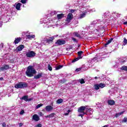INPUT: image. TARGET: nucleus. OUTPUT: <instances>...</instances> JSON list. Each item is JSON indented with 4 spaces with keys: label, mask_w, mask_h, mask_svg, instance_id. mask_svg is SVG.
I'll use <instances>...</instances> for the list:
<instances>
[{
    "label": "nucleus",
    "mask_w": 127,
    "mask_h": 127,
    "mask_svg": "<svg viewBox=\"0 0 127 127\" xmlns=\"http://www.w3.org/2000/svg\"><path fill=\"white\" fill-rule=\"evenodd\" d=\"M46 111H47V112H50L51 111H52V110H53V107H52V106H47L46 107Z\"/></svg>",
    "instance_id": "17"
},
{
    "label": "nucleus",
    "mask_w": 127,
    "mask_h": 127,
    "mask_svg": "<svg viewBox=\"0 0 127 127\" xmlns=\"http://www.w3.org/2000/svg\"><path fill=\"white\" fill-rule=\"evenodd\" d=\"M65 43H66L65 40L61 39L58 40L56 42L57 45H63V44H65Z\"/></svg>",
    "instance_id": "11"
},
{
    "label": "nucleus",
    "mask_w": 127,
    "mask_h": 127,
    "mask_svg": "<svg viewBox=\"0 0 127 127\" xmlns=\"http://www.w3.org/2000/svg\"><path fill=\"white\" fill-rule=\"evenodd\" d=\"M32 120L35 122H38L40 120L39 116L37 114H35L32 117Z\"/></svg>",
    "instance_id": "14"
},
{
    "label": "nucleus",
    "mask_w": 127,
    "mask_h": 127,
    "mask_svg": "<svg viewBox=\"0 0 127 127\" xmlns=\"http://www.w3.org/2000/svg\"><path fill=\"white\" fill-rule=\"evenodd\" d=\"M123 123L127 122V118H124V120L122 121Z\"/></svg>",
    "instance_id": "45"
},
{
    "label": "nucleus",
    "mask_w": 127,
    "mask_h": 127,
    "mask_svg": "<svg viewBox=\"0 0 127 127\" xmlns=\"http://www.w3.org/2000/svg\"><path fill=\"white\" fill-rule=\"evenodd\" d=\"M27 87V83L25 82H19L16 85H15V88L16 89H23L24 88H26Z\"/></svg>",
    "instance_id": "6"
},
{
    "label": "nucleus",
    "mask_w": 127,
    "mask_h": 127,
    "mask_svg": "<svg viewBox=\"0 0 127 127\" xmlns=\"http://www.w3.org/2000/svg\"><path fill=\"white\" fill-rule=\"evenodd\" d=\"M63 67V65H60L56 67V70H59Z\"/></svg>",
    "instance_id": "34"
},
{
    "label": "nucleus",
    "mask_w": 127,
    "mask_h": 127,
    "mask_svg": "<svg viewBox=\"0 0 127 127\" xmlns=\"http://www.w3.org/2000/svg\"><path fill=\"white\" fill-rule=\"evenodd\" d=\"M48 70H49V71H52V67L51 66L50 64H48Z\"/></svg>",
    "instance_id": "35"
},
{
    "label": "nucleus",
    "mask_w": 127,
    "mask_h": 127,
    "mask_svg": "<svg viewBox=\"0 0 127 127\" xmlns=\"http://www.w3.org/2000/svg\"><path fill=\"white\" fill-rule=\"evenodd\" d=\"M23 114H24V110H22L20 112V115H23Z\"/></svg>",
    "instance_id": "48"
},
{
    "label": "nucleus",
    "mask_w": 127,
    "mask_h": 127,
    "mask_svg": "<svg viewBox=\"0 0 127 127\" xmlns=\"http://www.w3.org/2000/svg\"><path fill=\"white\" fill-rule=\"evenodd\" d=\"M82 70V68H76L75 71L76 72H80V71H81Z\"/></svg>",
    "instance_id": "42"
},
{
    "label": "nucleus",
    "mask_w": 127,
    "mask_h": 127,
    "mask_svg": "<svg viewBox=\"0 0 127 127\" xmlns=\"http://www.w3.org/2000/svg\"><path fill=\"white\" fill-rule=\"evenodd\" d=\"M71 12H74V10H71Z\"/></svg>",
    "instance_id": "59"
},
{
    "label": "nucleus",
    "mask_w": 127,
    "mask_h": 127,
    "mask_svg": "<svg viewBox=\"0 0 127 127\" xmlns=\"http://www.w3.org/2000/svg\"><path fill=\"white\" fill-rule=\"evenodd\" d=\"M21 40V38L20 37L16 38L15 39L14 43H15V44H18V43H19V42H20Z\"/></svg>",
    "instance_id": "18"
},
{
    "label": "nucleus",
    "mask_w": 127,
    "mask_h": 127,
    "mask_svg": "<svg viewBox=\"0 0 127 127\" xmlns=\"http://www.w3.org/2000/svg\"><path fill=\"white\" fill-rule=\"evenodd\" d=\"M120 15H121V14H120L118 13H114L112 14V16H114V17H115V18H117V17H120Z\"/></svg>",
    "instance_id": "26"
},
{
    "label": "nucleus",
    "mask_w": 127,
    "mask_h": 127,
    "mask_svg": "<svg viewBox=\"0 0 127 127\" xmlns=\"http://www.w3.org/2000/svg\"><path fill=\"white\" fill-rule=\"evenodd\" d=\"M27 1V0H21V2L22 3H26V2Z\"/></svg>",
    "instance_id": "40"
},
{
    "label": "nucleus",
    "mask_w": 127,
    "mask_h": 127,
    "mask_svg": "<svg viewBox=\"0 0 127 127\" xmlns=\"http://www.w3.org/2000/svg\"><path fill=\"white\" fill-rule=\"evenodd\" d=\"M121 70L123 71H127V66H123L121 67Z\"/></svg>",
    "instance_id": "32"
},
{
    "label": "nucleus",
    "mask_w": 127,
    "mask_h": 127,
    "mask_svg": "<svg viewBox=\"0 0 127 127\" xmlns=\"http://www.w3.org/2000/svg\"><path fill=\"white\" fill-rule=\"evenodd\" d=\"M91 62H97V58H94L93 59H92Z\"/></svg>",
    "instance_id": "43"
},
{
    "label": "nucleus",
    "mask_w": 127,
    "mask_h": 127,
    "mask_svg": "<svg viewBox=\"0 0 127 127\" xmlns=\"http://www.w3.org/2000/svg\"><path fill=\"white\" fill-rule=\"evenodd\" d=\"M3 47V44H0V51H1V48Z\"/></svg>",
    "instance_id": "47"
},
{
    "label": "nucleus",
    "mask_w": 127,
    "mask_h": 127,
    "mask_svg": "<svg viewBox=\"0 0 127 127\" xmlns=\"http://www.w3.org/2000/svg\"><path fill=\"white\" fill-rule=\"evenodd\" d=\"M23 48H24V45H21L17 47V48H16V50L17 51H21L22 49H23Z\"/></svg>",
    "instance_id": "15"
},
{
    "label": "nucleus",
    "mask_w": 127,
    "mask_h": 127,
    "mask_svg": "<svg viewBox=\"0 0 127 127\" xmlns=\"http://www.w3.org/2000/svg\"><path fill=\"white\" fill-rule=\"evenodd\" d=\"M68 115H69V113H68L65 114V116H68Z\"/></svg>",
    "instance_id": "55"
},
{
    "label": "nucleus",
    "mask_w": 127,
    "mask_h": 127,
    "mask_svg": "<svg viewBox=\"0 0 127 127\" xmlns=\"http://www.w3.org/2000/svg\"><path fill=\"white\" fill-rule=\"evenodd\" d=\"M26 74L28 77H33V75L36 74V70L32 65H29L26 71Z\"/></svg>",
    "instance_id": "2"
},
{
    "label": "nucleus",
    "mask_w": 127,
    "mask_h": 127,
    "mask_svg": "<svg viewBox=\"0 0 127 127\" xmlns=\"http://www.w3.org/2000/svg\"><path fill=\"white\" fill-rule=\"evenodd\" d=\"M73 19V14L72 13H68L67 17L66 19V21H67V22H70L71 20Z\"/></svg>",
    "instance_id": "12"
},
{
    "label": "nucleus",
    "mask_w": 127,
    "mask_h": 127,
    "mask_svg": "<svg viewBox=\"0 0 127 127\" xmlns=\"http://www.w3.org/2000/svg\"><path fill=\"white\" fill-rule=\"evenodd\" d=\"M39 115L40 116H43V113H42V112H40L39 114Z\"/></svg>",
    "instance_id": "51"
},
{
    "label": "nucleus",
    "mask_w": 127,
    "mask_h": 127,
    "mask_svg": "<svg viewBox=\"0 0 127 127\" xmlns=\"http://www.w3.org/2000/svg\"><path fill=\"white\" fill-rule=\"evenodd\" d=\"M73 35H74L76 37H78V38H82L81 35L78 33V32L73 33Z\"/></svg>",
    "instance_id": "28"
},
{
    "label": "nucleus",
    "mask_w": 127,
    "mask_h": 127,
    "mask_svg": "<svg viewBox=\"0 0 127 127\" xmlns=\"http://www.w3.org/2000/svg\"><path fill=\"white\" fill-rule=\"evenodd\" d=\"M7 69H9V65L6 64L3 65V66L0 67V72L7 70Z\"/></svg>",
    "instance_id": "13"
},
{
    "label": "nucleus",
    "mask_w": 127,
    "mask_h": 127,
    "mask_svg": "<svg viewBox=\"0 0 127 127\" xmlns=\"http://www.w3.org/2000/svg\"><path fill=\"white\" fill-rule=\"evenodd\" d=\"M70 112H71V110H69L67 111V113L69 114V113H70Z\"/></svg>",
    "instance_id": "58"
},
{
    "label": "nucleus",
    "mask_w": 127,
    "mask_h": 127,
    "mask_svg": "<svg viewBox=\"0 0 127 127\" xmlns=\"http://www.w3.org/2000/svg\"><path fill=\"white\" fill-rule=\"evenodd\" d=\"M85 7H84V5H80L79 6V10L81 12L80 14L78 16L77 18L78 19H81L82 18H84V17H86V14L87 13L86 11H85Z\"/></svg>",
    "instance_id": "4"
},
{
    "label": "nucleus",
    "mask_w": 127,
    "mask_h": 127,
    "mask_svg": "<svg viewBox=\"0 0 127 127\" xmlns=\"http://www.w3.org/2000/svg\"><path fill=\"white\" fill-rule=\"evenodd\" d=\"M120 64H124V63H125L126 61H127V58H124L122 59L119 60Z\"/></svg>",
    "instance_id": "21"
},
{
    "label": "nucleus",
    "mask_w": 127,
    "mask_h": 127,
    "mask_svg": "<svg viewBox=\"0 0 127 127\" xmlns=\"http://www.w3.org/2000/svg\"><path fill=\"white\" fill-rule=\"evenodd\" d=\"M85 111L86 113H89L90 115L93 114V110H92L91 108H87V107H86Z\"/></svg>",
    "instance_id": "20"
},
{
    "label": "nucleus",
    "mask_w": 127,
    "mask_h": 127,
    "mask_svg": "<svg viewBox=\"0 0 127 127\" xmlns=\"http://www.w3.org/2000/svg\"><path fill=\"white\" fill-rule=\"evenodd\" d=\"M41 23H44L45 26L47 28H49V27H52V26H54V23L53 21H50V19L44 20V18L41 19L40 20Z\"/></svg>",
    "instance_id": "3"
},
{
    "label": "nucleus",
    "mask_w": 127,
    "mask_h": 127,
    "mask_svg": "<svg viewBox=\"0 0 127 127\" xmlns=\"http://www.w3.org/2000/svg\"><path fill=\"white\" fill-rule=\"evenodd\" d=\"M85 110H86V106H81L78 108V112L79 113L78 117L83 118L84 115H86V113H85Z\"/></svg>",
    "instance_id": "5"
},
{
    "label": "nucleus",
    "mask_w": 127,
    "mask_h": 127,
    "mask_svg": "<svg viewBox=\"0 0 127 127\" xmlns=\"http://www.w3.org/2000/svg\"><path fill=\"white\" fill-rule=\"evenodd\" d=\"M94 79H95V80H97L98 79V77H97V76L95 77Z\"/></svg>",
    "instance_id": "57"
},
{
    "label": "nucleus",
    "mask_w": 127,
    "mask_h": 127,
    "mask_svg": "<svg viewBox=\"0 0 127 127\" xmlns=\"http://www.w3.org/2000/svg\"><path fill=\"white\" fill-rule=\"evenodd\" d=\"M126 18H127V16H126Z\"/></svg>",
    "instance_id": "61"
},
{
    "label": "nucleus",
    "mask_w": 127,
    "mask_h": 127,
    "mask_svg": "<svg viewBox=\"0 0 127 127\" xmlns=\"http://www.w3.org/2000/svg\"><path fill=\"white\" fill-rule=\"evenodd\" d=\"M55 114L54 113H52L50 115V118H54Z\"/></svg>",
    "instance_id": "44"
},
{
    "label": "nucleus",
    "mask_w": 127,
    "mask_h": 127,
    "mask_svg": "<svg viewBox=\"0 0 127 127\" xmlns=\"http://www.w3.org/2000/svg\"><path fill=\"white\" fill-rule=\"evenodd\" d=\"M42 77V73H39L37 75L34 76L35 79H39V78H41Z\"/></svg>",
    "instance_id": "25"
},
{
    "label": "nucleus",
    "mask_w": 127,
    "mask_h": 127,
    "mask_svg": "<svg viewBox=\"0 0 127 127\" xmlns=\"http://www.w3.org/2000/svg\"><path fill=\"white\" fill-rule=\"evenodd\" d=\"M110 12H106L104 14V18H105L106 20H108L109 19V17H110Z\"/></svg>",
    "instance_id": "19"
},
{
    "label": "nucleus",
    "mask_w": 127,
    "mask_h": 127,
    "mask_svg": "<svg viewBox=\"0 0 127 127\" xmlns=\"http://www.w3.org/2000/svg\"><path fill=\"white\" fill-rule=\"evenodd\" d=\"M42 106H43V104H38L36 107V109H39V108H40L41 107H42Z\"/></svg>",
    "instance_id": "37"
},
{
    "label": "nucleus",
    "mask_w": 127,
    "mask_h": 127,
    "mask_svg": "<svg viewBox=\"0 0 127 127\" xmlns=\"http://www.w3.org/2000/svg\"><path fill=\"white\" fill-rule=\"evenodd\" d=\"M36 55V53H35L33 51H29V52H26V56L27 57L29 58H32L34 57Z\"/></svg>",
    "instance_id": "9"
},
{
    "label": "nucleus",
    "mask_w": 127,
    "mask_h": 127,
    "mask_svg": "<svg viewBox=\"0 0 127 127\" xmlns=\"http://www.w3.org/2000/svg\"><path fill=\"white\" fill-rule=\"evenodd\" d=\"M112 40H113V39L108 40L106 43V45L110 44V43H111V42H112Z\"/></svg>",
    "instance_id": "39"
},
{
    "label": "nucleus",
    "mask_w": 127,
    "mask_h": 127,
    "mask_svg": "<svg viewBox=\"0 0 127 127\" xmlns=\"http://www.w3.org/2000/svg\"><path fill=\"white\" fill-rule=\"evenodd\" d=\"M26 37L28 39H32L33 38H35V35H27Z\"/></svg>",
    "instance_id": "23"
},
{
    "label": "nucleus",
    "mask_w": 127,
    "mask_h": 127,
    "mask_svg": "<svg viewBox=\"0 0 127 127\" xmlns=\"http://www.w3.org/2000/svg\"><path fill=\"white\" fill-rule=\"evenodd\" d=\"M72 40H73V41H74V42H76V41H77L75 38H72Z\"/></svg>",
    "instance_id": "50"
},
{
    "label": "nucleus",
    "mask_w": 127,
    "mask_h": 127,
    "mask_svg": "<svg viewBox=\"0 0 127 127\" xmlns=\"http://www.w3.org/2000/svg\"><path fill=\"white\" fill-rule=\"evenodd\" d=\"M108 103L111 106H113V105H115V101L113 100H109L108 101Z\"/></svg>",
    "instance_id": "24"
},
{
    "label": "nucleus",
    "mask_w": 127,
    "mask_h": 127,
    "mask_svg": "<svg viewBox=\"0 0 127 127\" xmlns=\"http://www.w3.org/2000/svg\"><path fill=\"white\" fill-rule=\"evenodd\" d=\"M1 125L2 127H6V124H5V123H3Z\"/></svg>",
    "instance_id": "46"
},
{
    "label": "nucleus",
    "mask_w": 127,
    "mask_h": 127,
    "mask_svg": "<svg viewBox=\"0 0 127 127\" xmlns=\"http://www.w3.org/2000/svg\"><path fill=\"white\" fill-rule=\"evenodd\" d=\"M99 23V21L98 20H95V21H93L92 23H91V24L92 25H95V24H97Z\"/></svg>",
    "instance_id": "33"
},
{
    "label": "nucleus",
    "mask_w": 127,
    "mask_h": 127,
    "mask_svg": "<svg viewBox=\"0 0 127 127\" xmlns=\"http://www.w3.org/2000/svg\"><path fill=\"white\" fill-rule=\"evenodd\" d=\"M56 13H57V12H56V11H53L51 12L50 14L51 15H54V14H56Z\"/></svg>",
    "instance_id": "38"
},
{
    "label": "nucleus",
    "mask_w": 127,
    "mask_h": 127,
    "mask_svg": "<svg viewBox=\"0 0 127 127\" xmlns=\"http://www.w3.org/2000/svg\"><path fill=\"white\" fill-rule=\"evenodd\" d=\"M124 113H125V112H121L120 113H117L115 115V117L116 118H118V117H120V116H122V115H123Z\"/></svg>",
    "instance_id": "29"
},
{
    "label": "nucleus",
    "mask_w": 127,
    "mask_h": 127,
    "mask_svg": "<svg viewBox=\"0 0 127 127\" xmlns=\"http://www.w3.org/2000/svg\"><path fill=\"white\" fill-rule=\"evenodd\" d=\"M127 44V40L126 38H124V41L123 42V46H125Z\"/></svg>",
    "instance_id": "31"
},
{
    "label": "nucleus",
    "mask_w": 127,
    "mask_h": 127,
    "mask_svg": "<svg viewBox=\"0 0 127 127\" xmlns=\"http://www.w3.org/2000/svg\"><path fill=\"white\" fill-rule=\"evenodd\" d=\"M63 103V99H59L57 101V104H62Z\"/></svg>",
    "instance_id": "30"
},
{
    "label": "nucleus",
    "mask_w": 127,
    "mask_h": 127,
    "mask_svg": "<svg viewBox=\"0 0 127 127\" xmlns=\"http://www.w3.org/2000/svg\"><path fill=\"white\" fill-rule=\"evenodd\" d=\"M77 54L78 55V57L72 60V63L76 62V61H78V60H79V59H82V54H83V52L82 51L78 52Z\"/></svg>",
    "instance_id": "10"
},
{
    "label": "nucleus",
    "mask_w": 127,
    "mask_h": 127,
    "mask_svg": "<svg viewBox=\"0 0 127 127\" xmlns=\"http://www.w3.org/2000/svg\"><path fill=\"white\" fill-rule=\"evenodd\" d=\"M87 29L88 30H93L94 29V25L91 24L90 26L87 27Z\"/></svg>",
    "instance_id": "27"
},
{
    "label": "nucleus",
    "mask_w": 127,
    "mask_h": 127,
    "mask_svg": "<svg viewBox=\"0 0 127 127\" xmlns=\"http://www.w3.org/2000/svg\"><path fill=\"white\" fill-rule=\"evenodd\" d=\"M124 24H125V25L127 24V21L126 22H125L124 23Z\"/></svg>",
    "instance_id": "56"
},
{
    "label": "nucleus",
    "mask_w": 127,
    "mask_h": 127,
    "mask_svg": "<svg viewBox=\"0 0 127 127\" xmlns=\"http://www.w3.org/2000/svg\"><path fill=\"white\" fill-rule=\"evenodd\" d=\"M79 82H80V84L85 83V80H84V79H79Z\"/></svg>",
    "instance_id": "36"
},
{
    "label": "nucleus",
    "mask_w": 127,
    "mask_h": 127,
    "mask_svg": "<svg viewBox=\"0 0 127 127\" xmlns=\"http://www.w3.org/2000/svg\"><path fill=\"white\" fill-rule=\"evenodd\" d=\"M15 8L17 10H20V5H21V3H15Z\"/></svg>",
    "instance_id": "16"
},
{
    "label": "nucleus",
    "mask_w": 127,
    "mask_h": 127,
    "mask_svg": "<svg viewBox=\"0 0 127 127\" xmlns=\"http://www.w3.org/2000/svg\"><path fill=\"white\" fill-rule=\"evenodd\" d=\"M84 5V8H83L84 9L85 11H86V13L87 12H94V11H96V10L95 9H92L91 8V7H90V6H85V4H80V5Z\"/></svg>",
    "instance_id": "8"
},
{
    "label": "nucleus",
    "mask_w": 127,
    "mask_h": 127,
    "mask_svg": "<svg viewBox=\"0 0 127 127\" xmlns=\"http://www.w3.org/2000/svg\"><path fill=\"white\" fill-rule=\"evenodd\" d=\"M42 127V125H41V124H38L36 126V127Z\"/></svg>",
    "instance_id": "49"
},
{
    "label": "nucleus",
    "mask_w": 127,
    "mask_h": 127,
    "mask_svg": "<svg viewBox=\"0 0 127 127\" xmlns=\"http://www.w3.org/2000/svg\"><path fill=\"white\" fill-rule=\"evenodd\" d=\"M57 16L58 19H62V18H63V17H64V14H63V13L59 14L57 15Z\"/></svg>",
    "instance_id": "22"
},
{
    "label": "nucleus",
    "mask_w": 127,
    "mask_h": 127,
    "mask_svg": "<svg viewBox=\"0 0 127 127\" xmlns=\"http://www.w3.org/2000/svg\"><path fill=\"white\" fill-rule=\"evenodd\" d=\"M19 127H22V123H20L19 124Z\"/></svg>",
    "instance_id": "53"
},
{
    "label": "nucleus",
    "mask_w": 127,
    "mask_h": 127,
    "mask_svg": "<svg viewBox=\"0 0 127 127\" xmlns=\"http://www.w3.org/2000/svg\"><path fill=\"white\" fill-rule=\"evenodd\" d=\"M105 87H106V84L104 83L96 84L94 86V88L96 91H98L99 89H103V88H105Z\"/></svg>",
    "instance_id": "7"
},
{
    "label": "nucleus",
    "mask_w": 127,
    "mask_h": 127,
    "mask_svg": "<svg viewBox=\"0 0 127 127\" xmlns=\"http://www.w3.org/2000/svg\"><path fill=\"white\" fill-rule=\"evenodd\" d=\"M3 80V78L2 77H0V81H2Z\"/></svg>",
    "instance_id": "54"
},
{
    "label": "nucleus",
    "mask_w": 127,
    "mask_h": 127,
    "mask_svg": "<svg viewBox=\"0 0 127 127\" xmlns=\"http://www.w3.org/2000/svg\"><path fill=\"white\" fill-rule=\"evenodd\" d=\"M27 96H23L22 98V100H24L25 101H27Z\"/></svg>",
    "instance_id": "41"
},
{
    "label": "nucleus",
    "mask_w": 127,
    "mask_h": 127,
    "mask_svg": "<svg viewBox=\"0 0 127 127\" xmlns=\"http://www.w3.org/2000/svg\"><path fill=\"white\" fill-rule=\"evenodd\" d=\"M45 118H50V115H48L47 116H45Z\"/></svg>",
    "instance_id": "52"
},
{
    "label": "nucleus",
    "mask_w": 127,
    "mask_h": 127,
    "mask_svg": "<svg viewBox=\"0 0 127 127\" xmlns=\"http://www.w3.org/2000/svg\"><path fill=\"white\" fill-rule=\"evenodd\" d=\"M56 37H58V35L52 37L46 36L42 40L41 43L43 45H48L49 44H50V43L53 42V40H54Z\"/></svg>",
    "instance_id": "1"
},
{
    "label": "nucleus",
    "mask_w": 127,
    "mask_h": 127,
    "mask_svg": "<svg viewBox=\"0 0 127 127\" xmlns=\"http://www.w3.org/2000/svg\"><path fill=\"white\" fill-rule=\"evenodd\" d=\"M83 0L84 1H86V0Z\"/></svg>",
    "instance_id": "60"
}]
</instances>
